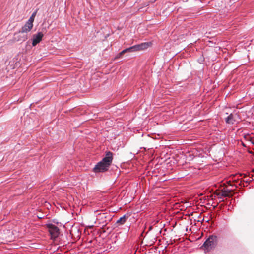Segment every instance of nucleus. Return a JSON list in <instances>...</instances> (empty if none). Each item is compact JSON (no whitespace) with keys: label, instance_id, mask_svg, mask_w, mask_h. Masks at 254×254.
<instances>
[{"label":"nucleus","instance_id":"nucleus-5","mask_svg":"<svg viewBox=\"0 0 254 254\" xmlns=\"http://www.w3.org/2000/svg\"><path fill=\"white\" fill-rule=\"evenodd\" d=\"M33 26V22L28 20L24 25L21 28L22 33H27L31 31Z\"/></svg>","mask_w":254,"mask_h":254},{"label":"nucleus","instance_id":"nucleus-4","mask_svg":"<svg viewBox=\"0 0 254 254\" xmlns=\"http://www.w3.org/2000/svg\"><path fill=\"white\" fill-rule=\"evenodd\" d=\"M151 46V42H144L140 44L133 46L134 51H137L140 50H143L147 49Z\"/></svg>","mask_w":254,"mask_h":254},{"label":"nucleus","instance_id":"nucleus-8","mask_svg":"<svg viewBox=\"0 0 254 254\" xmlns=\"http://www.w3.org/2000/svg\"><path fill=\"white\" fill-rule=\"evenodd\" d=\"M127 52H134L133 47L132 46V47H130L129 48H126V49H124V50H123L122 52H121L119 53V56L117 57V58L120 57L122 55H123L124 53H126Z\"/></svg>","mask_w":254,"mask_h":254},{"label":"nucleus","instance_id":"nucleus-3","mask_svg":"<svg viewBox=\"0 0 254 254\" xmlns=\"http://www.w3.org/2000/svg\"><path fill=\"white\" fill-rule=\"evenodd\" d=\"M47 227L49 229V231L53 238L57 237L59 234V229L55 225L52 224H48Z\"/></svg>","mask_w":254,"mask_h":254},{"label":"nucleus","instance_id":"nucleus-2","mask_svg":"<svg viewBox=\"0 0 254 254\" xmlns=\"http://www.w3.org/2000/svg\"><path fill=\"white\" fill-rule=\"evenodd\" d=\"M217 237L214 236H210L203 245V247L207 251H209L210 249L214 248L216 245Z\"/></svg>","mask_w":254,"mask_h":254},{"label":"nucleus","instance_id":"nucleus-1","mask_svg":"<svg viewBox=\"0 0 254 254\" xmlns=\"http://www.w3.org/2000/svg\"><path fill=\"white\" fill-rule=\"evenodd\" d=\"M113 160V154L111 152H108L106 156L102 161L98 162L94 167L93 170L95 173L104 172L108 170Z\"/></svg>","mask_w":254,"mask_h":254},{"label":"nucleus","instance_id":"nucleus-6","mask_svg":"<svg viewBox=\"0 0 254 254\" xmlns=\"http://www.w3.org/2000/svg\"><path fill=\"white\" fill-rule=\"evenodd\" d=\"M43 37V34L39 32L37 33L36 34H35L33 36V40H32V46H35L37 44H38L42 39Z\"/></svg>","mask_w":254,"mask_h":254},{"label":"nucleus","instance_id":"nucleus-10","mask_svg":"<svg viewBox=\"0 0 254 254\" xmlns=\"http://www.w3.org/2000/svg\"><path fill=\"white\" fill-rule=\"evenodd\" d=\"M36 12H34L32 13V14L31 15V16L30 17V18H29V20L34 22V19H35V17L36 16Z\"/></svg>","mask_w":254,"mask_h":254},{"label":"nucleus","instance_id":"nucleus-9","mask_svg":"<svg viewBox=\"0 0 254 254\" xmlns=\"http://www.w3.org/2000/svg\"><path fill=\"white\" fill-rule=\"evenodd\" d=\"M126 221L125 216H123L121 217L118 220H117V222L121 224H124Z\"/></svg>","mask_w":254,"mask_h":254},{"label":"nucleus","instance_id":"nucleus-7","mask_svg":"<svg viewBox=\"0 0 254 254\" xmlns=\"http://www.w3.org/2000/svg\"><path fill=\"white\" fill-rule=\"evenodd\" d=\"M237 117V114L233 115L231 114L226 118V122L227 123L233 124L235 122V118Z\"/></svg>","mask_w":254,"mask_h":254}]
</instances>
